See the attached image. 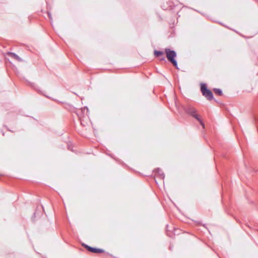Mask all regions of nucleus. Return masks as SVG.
Listing matches in <instances>:
<instances>
[{
  "label": "nucleus",
  "mask_w": 258,
  "mask_h": 258,
  "mask_svg": "<svg viewBox=\"0 0 258 258\" xmlns=\"http://www.w3.org/2000/svg\"><path fill=\"white\" fill-rule=\"evenodd\" d=\"M165 53L168 60L171 62L173 65L177 68V64L174 58L176 56V53L174 51L170 50L169 49H165Z\"/></svg>",
  "instance_id": "nucleus-1"
},
{
  "label": "nucleus",
  "mask_w": 258,
  "mask_h": 258,
  "mask_svg": "<svg viewBox=\"0 0 258 258\" xmlns=\"http://www.w3.org/2000/svg\"><path fill=\"white\" fill-rule=\"evenodd\" d=\"M201 89L203 95L205 96L208 99L211 100L213 98L212 92L207 89V86L205 84H201Z\"/></svg>",
  "instance_id": "nucleus-2"
},
{
  "label": "nucleus",
  "mask_w": 258,
  "mask_h": 258,
  "mask_svg": "<svg viewBox=\"0 0 258 258\" xmlns=\"http://www.w3.org/2000/svg\"><path fill=\"white\" fill-rule=\"evenodd\" d=\"M187 113L192 115L194 117H195L197 120H198L201 124L204 126V124L201 120L200 115L197 113V111L195 108L189 109L187 111Z\"/></svg>",
  "instance_id": "nucleus-3"
},
{
  "label": "nucleus",
  "mask_w": 258,
  "mask_h": 258,
  "mask_svg": "<svg viewBox=\"0 0 258 258\" xmlns=\"http://www.w3.org/2000/svg\"><path fill=\"white\" fill-rule=\"evenodd\" d=\"M87 248L90 251L94 252V253H100L103 251L102 249H97L95 248H92L88 246H86Z\"/></svg>",
  "instance_id": "nucleus-4"
},
{
  "label": "nucleus",
  "mask_w": 258,
  "mask_h": 258,
  "mask_svg": "<svg viewBox=\"0 0 258 258\" xmlns=\"http://www.w3.org/2000/svg\"><path fill=\"white\" fill-rule=\"evenodd\" d=\"M8 55H9L12 58H14L19 61H21V59L17 55L13 53H8Z\"/></svg>",
  "instance_id": "nucleus-5"
},
{
  "label": "nucleus",
  "mask_w": 258,
  "mask_h": 258,
  "mask_svg": "<svg viewBox=\"0 0 258 258\" xmlns=\"http://www.w3.org/2000/svg\"><path fill=\"white\" fill-rule=\"evenodd\" d=\"M214 91L215 92V93L216 94H217L219 95H222V91L220 90V89H214Z\"/></svg>",
  "instance_id": "nucleus-6"
},
{
  "label": "nucleus",
  "mask_w": 258,
  "mask_h": 258,
  "mask_svg": "<svg viewBox=\"0 0 258 258\" xmlns=\"http://www.w3.org/2000/svg\"><path fill=\"white\" fill-rule=\"evenodd\" d=\"M154 54L156 56H159L160 55L163 54V52L159 51H155Z\"/></svg>",
  "instance_id": "nucleus-7"
},
{
  "label": "nucleus",
  "mask_w": 258,
  "mask_h": 258,
  "mask_svg": "<svg viewBox=\"0 0 258 258\" xmlns=\"http://www.w3.org/2000/svg\"><path fill=\"white\" fill-rule=\"evenodd\" d=\"M49 18L50 19H51V17H50L49 15Z\"/></svg>",
  "instance_id": "nucleus-8"
}]
</instances>
